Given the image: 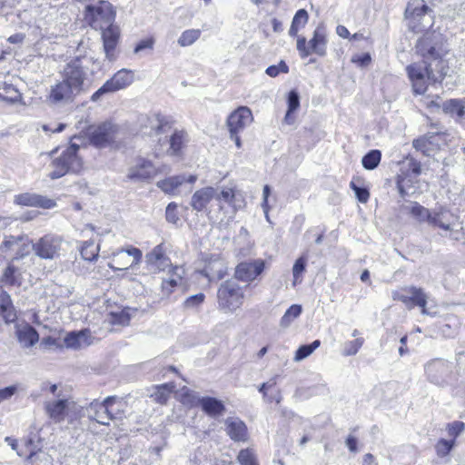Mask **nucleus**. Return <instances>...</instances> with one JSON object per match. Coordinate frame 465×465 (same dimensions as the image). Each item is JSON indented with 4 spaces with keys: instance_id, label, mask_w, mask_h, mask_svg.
Returning <instances> with one entry per match:
<instances>
[{
    "instance_id": "nucleus-1",
    "label": "nucleus",
    "mask_w": 465,
    "mask_h": 465,
    "mask_svg": "<svg viewBox=\"0 0 465 465\" xmlns=\"http://www.w3.org/2000/svg\"><path fill=\"white\" fill-rule=\"evenodd\" d=\"M61 80L50 86L46 102L53 105L71 103L86 91L87 70L81 58L76 57L65 64L60 72Z\"/></svg>"
},
{
    "instance_id": "nucleus-2",
    "label": "nucleus",
    "mask_w": 465,
    "mask_h": 465,
    "mask_svg": "<svg viewBox=\"0 0 465 465\" xmlns=\"http://www.w3.org/2000/svg\"><path fill=\"white\" fill-rule=\"evenodd\" d=\"M416 51L421 56L423 63L436 67L440 72L449 71L446 60L448 47L442 34L436 31L426 32L416 44Z\"/></svg>"
},
{
    "instance_id": "nucleus-3",
    "label": "nucleus",
    "mask_w": 465,
    "mask_h": 465,
    "mask_svg": "<svg viewBox=\"0 0 465 465\" xmlns=\"http://www.w3.org/2000/svg\"><path fill=\"white\" fill-rule=\"evenodd\" d=\"M215 188L218 212L223 213V217L217 215L215 220L221 225L228 224L234 219L236 213L245 206V200L235 187L223 185Z\"/></svg>"
},
{
    "instance_id": "nucleus-4",
    "label": "nucleus",
    "mask_w": 465,
    "mask_h": 465,
    "mask_svg": "<svg viewBox=\"0 0 465 465\" xmlns=\"http://www.w3.org/2000/svg\"><path fill=\"white\" fill-rule=\"evenodd\" d=\"M408 76L411 82L413 92L416 94H423L428 88L430 82L436 83L441 81L448 72H440L436 67L420 62L413 63L406 68Z\"/></svg>"
},
{
    "instance_id": "nucleus-5",
    "label": "nucleus",
    "mask_w": 465,
    "mask_h": 465,
    "mask_svg": "<svg viewBox=\"0 0 465 465\" xmlns=\"http://www.w3.org/2000/svg\"><path fill=\"white\" fill-rule=\"evenodd\" d=\"M121 129L112 122H104L92 126L88 131L90 143L96 148H114L122 146Z\"/></svg>"
},
{
    "instance_id": "nucleus-6",
    "label": "nucleus",
    "mask_w": 465,
    "mask_h": 465,
    "mask_svg": "<svg viewBox=\"0 0 465 465\" xmlns=\"http://www.w3.org/2000/svg\"><path fill=\"white\" fill-rule=\"evenodd\" d=\"M409 28L420 33L429 30L434 24L433 11L424 0H411L405 11Z\"/></svg>"
},
{
    "instance_id": "nucleus-7",
    "label": "nucleus",
    "mask_w": 465,
    "mask_h": 465,
    "mask_svg": "<svg viewBox=\"0 0 465 465\" xmlns=\"http://www.w3.org/2000/svg\"><path fill=\"white\" fill-rule=\"evenodd\" d=\"M78 150L79 145L72 143L60 156L52 161L50 165L52 171L49 173L52 180L61 178L68 173H78L81 170L83 163L77 154Z\"/></svg>"
},
{
    "instance_id": "nucleus-8",
    "label": "nucleus",
    "mask_w": 465,
    "mask_h": 465,
    "mask_svg": "<svg viewBox=\"0 0 465 465\" xmlns=\"http://www.w3.org/2000/svg\"><path fill=\"white\" fill-rule=\"evenodd\" d=\"M86 5L84 11L85 22L94 29L101 30L114 24L115 12L113 5L104 0H94Z\"/></svg>"
},
{
    "instance_id": "nucleus-9",
    "label": "nucleus",
    "mask_w": 465,
    "mask_h": 465,
    "mask_svg": "<svg viewBox=\"0 0 465 465\" xmlns=\"http://www.w3.org/2000/svg\"><path fill=\"white\" fill-rule=\"evenodd\" d=\"M327 30L323 25H319L313 31L312 39L307 43L304 36L297 37V50L302 58H306L312 54L325 56L327 53Z\"/></svg>"
},
{
    "instance_id": "nucleus-10",
    "label": "nucleus",
    "mask_w": 465,
    "mask_h": 465,
    "mask_svg": "<svg viewBox=\"0 0 465 465\" xmlns=\"http://www.w3.org/2000/svg\"><path fill=\"white\" fill-rule=\"evenodd\" d=\"M217 299L220 310L233 312L242 305L244 293L235 281H226L218 289Z\"/></svg>"
},
{
    "instance_id": "nucleus-11",
    "label": "nucleus",
    "mask_w": 465,
    "mask_h": 465,
    "mask_svg": "<svg viewBox=\"0 0 465 465\" xmlns=\"http://www.w3.org/2000/svg\"><path fill=\"white\" fill-rule=\"evenodd\" d=\"M427 380L438 386L449 384L453 380V365L443 359H433L424 365Z\"/></svg>"
},
{
    "instance_id": "nucleus-12",
    "label": "nucleus",
    "mask_w": 465,
    "mask_h": 465,
    "mask_svg": "<svg viewBox=\"0 0 465 465\" xmlns=\"http://www.w3.org/2000/svg\"><path fill=\"white\" fill-rule=\"evenodd\" d=\"M134 72L128 69L117 71L91 96L92 102H98L104 95L117 92L128 87L134 82Z\"/></svg>"
},
{
    "instance_id": "nucleus-13",
    "label": "nucleus",
    "mask_w": 465,
    "mask_h": 465,
    "mask_svg": "<svg viewBox=\"0 0 465 465\" xmlns=\"http://www.w3.org/2000/svg\"><path fill=\"white\" fill-rule=\"evenodd\" d=\"M63 242L61 236L48 233L32 243V250L41 259L53 260L60 256Z\"/></svg>"
},
{
    "instance_id": "nucleus-14",
    "label": "nucleus",
    "mask_w": 465,
    "mask_h": 465,
    "mask_svg": "<svg viewBox=\"0 0 465 465\" xmlns=\"http://www.w3.org/2000/svg\"><path fill=\"white\" fill-rule=\"evenodd\" d=\"M187 142V134L184 131L174 130L163 141L159 139L158 145L154 149V154L156 157L163 155L179 156Z\"/></svg>"
},
{
    "instance_id": "nucleus-15",
    "label": "nucleus",
    "mask_w": 465,
    "mask_h": 465,
    "mask_svg": "<svg viewBox=\"0 0 465 465\" xmlns=\"http://www.w3.org/2000/svg\"><path fill=\"white\" fill-rule=\"evenodd\" d=\"M392 298L395 301H400L405 304L408 309L418 306L421 309L422 314H427V294L421 288L415 286L404 287L399 291L392 292Z\"/></svg>"
},
{
    "instance_id": "nucleus-16",
    "label": "nucleus",
    "mask_w": 465,
    "mask_h": 465,
    "mask_svg": "<svg viewBox=\"0 0 465 465\" xmlns=\"http://www.w3.org/2000/svg\"><path fill=\"white\" fill-rule=\"evenodd\" d=\"M163 172L155 167L151 161L138 158L135 163L128 169L127 179L133 182H143L151 180Z\"/></svg>"
},
{
    "instance_id": "nucleus-17",
    "label": "nucleus",
    "mask_w": 465,
    "mask_h": 465,
    "mask_svg": "<svg viewBox=\"0 0 465 465\" xmlns=\"http://www.w3.org/2000/svg\"><path fill=\"white\" fill-rule=\"evenodd\" d=\"M253 122L252 110L247 106H239L230 114L226 124L229 133L241 134Z\"/></svg>"
},
{
    "instance_id": "nucleus-18",
    "label": "nucleus",
    "mask_w": 465,
    "mask_h": 465,
    "mask_svg": "<svg viewBox=\"0 0 465 465\" xmlns=\"http://www.w3.org/2000/svg\"><path fill=\"white\" fill-rule=\"evenodd\" d=\"M216 188L213 186H205L196 190L191 197L190 205L193 210L207 213L210 219L213 218L212 211L208 206L212 201H215Z\"/></svg>"
},
{
    "instance_id": "nucleus-19",
    "label": "nucleus",
    "mask_w": 465,
    "mask_h": 465,
    "mask_svg": "<svg viewBox=\"0 0 465 465\" xmlns=\"http://www.w3.org/2000/svg\"><path fill=\"white\" fill-rule=\"evenodd\" d=\"M142 252L140 249L131 247L127 250H120L114 254L113 262L109 263V267L114 271L127 270L141 262Z\"/></svg>"
},
{
    "instance_id": "nucleus-20",
    "label": "nucleus",
    "mask_w": 465,
    "mask_h": 465,
    "mask_svg": "<svg viewBox=\"0 0 465 465\" xmlns=\"http://www.w3.org/2000/svg\"><path fill=\"white\" fill-rule=\"evenodd\" d=\"M209 281L223 279L227 273L225 261L219 254H212L205 261V266L201 272Z\"/></svg>"
},
{
    "instance_id": "nucleus-21",
    "label": "nucleus",
    "mask_w": 465,
    "mask_h": 465,
    "mask_svg": "<svg viewBox=\"0 0 465 465\" xmlns=\"http://www.w3.org/2000/svg\"><path fill=\"white\" fill-rule=\"evenodd\" d=\"M100 31L102 32L103 46L105 56L109 60H114L116 57V46L120 39V29L116 25L113 24Z\"/></svg>"
},
{
    "instance_id": "nucleus-22",
    "label": "nucleus",
    "mask_w": 465,
    "mask_h": 465,
    "mask_svg": "<svg viewBox=\"0 0 465 465\" xmlns=\"http://www.w3.org/2000/svg\"><path fill=\"white\" fill-rule=\"evenodd\" d=\"M93 341L94 337L88 329L70 331L64 338L65 347L72 350H81L88 347Z\"/></svg>"
},
{
    "instance_id": "nucleus-23",
    "label": "nucleus",
    "mask_w": 465,
    "mask_h": 465,
    "mask_svg": "<svg viewBox=\"0 0 465 465\" xmlns=\"http://www.w3.org/2000/svg\"><path fill=\"white\" fill-rule=\"evenodd\" d=\"M263 269L264 262L261 260L241 262L235 269V277L242 282H252L262 273Z\"/></svg>"
},
{
    "instance_id": "nucleus-24",
    "label": "nucleus",
    "mask_w": 465,
    "mask_h": 465,
    "mask_svg": "<svg viewBox=\"0 0 465 465\" xmlns=\"http://www.w3.org/2000/svg\"><path fill=\"white\" fill-rule=\"evenodd\" d=\"M15 203L19 205L52 209L56 206L54 200L36 193H25L15 197Z\"/></svg>"
},
{
    "instance_id": "nucleus-25",
    "label": "nucleus",
    "mask_w": 465,
    "mask_h": 465,
    "mask_svg": "<svg viewBox=\"0 0 465 465\" xmlns=\"http://www.w3.org/2000/svg\"><path fill=\"white\" fill-rule=\"evenodd\" d=\"M428 224L442 229L443 231L452 232L455 224V217L447 209H435L430 212V217Z\"/></svg>"
},
{
    "instance_id": "nucleus-26",
    "label": "nucleus",
    "mask_w": 465,
    "mask_h": 465,
    "mask_svg": "<svg viewBox=\"0 0 465 465\" xmlns=\"http://www.w3.org/2000/svg\"><path fill=\"white\" fill-rule=\"evenodd\" d=\"M166 248L163 243L156 245L149 253L146 254V262L152 269L156 271H164L171 266L170 259L166 256Z\"/></svg>"
},
{
    "instance_id": "nucleus-27",
    "label": "nucleus",
    "mask_w": 465,
    "mask_h": 465,
    "mask_svg": "<svg viewBox=\"0 0 465 465\" xmlns=\"http://www.w3.org/2000/svg\"><path fill=\"white\" fill-rule=\"evenodd\" d=\"M225 431L234 441H246L248 440V430L246 424L236 417H229L225 420Z\"/></svg>"
},
{
    "instance_id": "nucleus-28",
    "label": "nucleus",
    "mask_w": 465,
    "mask_h": 465,
    "mask_svg": "<svg viewBox=\"0 0 465 465\" xmlns=\"http://www.w3.org/2000/svg\"><path fill=\"white\" fill-rule=\"evenodd\" d=\"M88 417L94 420L102 425L108 426L110 424V418L108 411V400L105 398L103 401H94L86 409Z\"/></svg>"
},
{
    "instance_id": "nucleus-29",
    "label": "nucleus",
    "mask_w": 465,
    "mask_h": 465,
    "mask_svg": "<svg viewBox=\"0 0 465 465\" xmlns=\"http://www.w3.org/2000/svg\"><path fill=\"white\" fill-rule=\"evenodd\" d=\"M68 405V400L62 399L45 402V409L46 414L54 422H61L65 418Z\"/></svg>"
},
{
    "instance_id": "nucleus-30",
    "label": "nucleus",
    "mask_w": 465,
    "mask_h": 465,
    "mask_svg": "<svg viewBox=\"0 0 465 465\" xmlns=\"http://www.w3.org/2000/svg\"><path fill=\"white\" fill-rule=\"evenodd\" d=\"M148 123L151 128L150 134H167L172 130L171 121L166 116L160 114L148 117Z\"/></svg>"
},
{
    "instance_id": "nucleus-31",
    "label": "nucleus",
    "mask_w": 465,
    "mask_h": 465,
    "mask_svg": "<svg viewBox=\"0 0 465 465\" xmlns=\"http://www.w3.org/2000/svg\"><path fill=\"white\" fill-rule=\"evenodd\" d=\"M20 344L25 348L33 347L39 341V334L31 325H24L16 331Z\"/></svg>"
},
{
    "instance_id": "nucleus-32",
    "label": "nucleus",
    "mask_w": 465,
    "mask_h": 465,
    "mask_svg": "<svg viewBox=\"0 0 465 465\" xmlns=\"http://www.w3.org/2000/svg\"><path fill=\"white\" fill-rule=\"evenodd\" d=\"M200 407L204 413L213 418L222 415L225 411L223 401L213 397H203Z\"/></svg>"
},
{
    "instance_id": "nucleus-33",
    "label": "nucleus",
    "mask_w": 465,
    "mask_h": 465,
    "mask_svg": "<svg viewBox=\"0 0 465 465\" xmlns=\"http://www.w3.org/2000/svg\"><path fill=\"white\" fill-rule=\"evenodd\" d=\"M0 313L5 322H14L17 318L11 297L5 291H0Z\"/></svg>"
},
{
    "instance_id": "nucleus-34",
    "label": "nucleus",
    "mask_w": 465,
    "mask_h": 465,
    "mask_svg": "<svg viewBox=\"0 0 465 465\" xmlns=\"http://www.w3.org/2000/svg\"><path fill=\"white\" fill-rule=\"evenodd\" d=\"M408 213L419 223H428L430 217V212L429 209L420 205L417 202H412L410 206L405 207Z\"/></svg>"
},
{
    "instance_id": "nucleus-35",
    "label": "nucleus",
    "mask_w": 465,
    "mask_h": 465,
    "mask_svg": "<svg viewBox=\"0 0 465 465\" xmlns=\"http://www.w3.org/2000/svg\"><path fill=\"white\" fill-rule=\"evenodd\" d=\"M107 400L110 421L121 420L124 412L125 402L114 396L107 397Z\"/></svg>"
},
{
    "instance_id": "nucleus-36",
    "label": "nucleus",
    "mask_w": 465,
    "mask_h": 465,
    "mask_svg": "<svg viewBox=\"0 0 465 465\" xmlns=\"http://www.w3.org/2000/svg\"><path fill=\"white\" fill-rule=\"evenodd\" d=\"M442 109L445 113L458 117L465 116V99H450L443 103Z\"/></svg>"
},
{
    "instance_id": "nucleus-37",
    "label": "nucleus",
    "mask_w": 465,
    "mask_h": 465,
    "mask_svg": "<svg viewBox=\"0 0 465 465\" xmlns=\"http://www.w3.org/2000/svg\"><path fill=\"white\" fill-rule=\"evenodd\" d=\"M0 99L11 104L19 102L22 95L13 84L5 83L0 86Z\"/></svg>"
},
{
    "instance_id": "nucleus-38",
    "label": "nucleus",
    "mask_w": 465,
    "mask_h": 465,
    "mask_svg": "<svg viewBox=\"0 0 465 465\" xmlns=\"http://www.w3.org/2000/svg\"><path fill=\"white\" fill-rule=\"evenodd\" d=\"M25 245V237L24 236H5L0 245V252L3 253L15 252L18 246Z\"/></svg>"
},
{
    "instance_id": "nucleus-39",
    "label": "nucleus",
    "mask_w": 465,
    "mask_h": 465,
    "mask_svg": "<svg viewBox=\"0 0 465 465\" xmlns=\"http://www.w3.org/2000/svg\"><path fill=\"white\" fill-rule=\"evenodd\" d=\"M173 389L174 385L172 382L158 385L155 387V391L152 393L151 397H153L156 402L165 404Z\"/></svg>"
},
{
    "instance_id": "nucleus-40",
    "label": "nucleus",
    "mask_w": 465,
    "mask_h": 465,
    "mask_svg": "<svg viewBox=\"0 0 465 465\" xmlns=\"http://www.w3.org/2000/svg\"><path fill=\"white\" fill-rule=\"evenodd\" d=\"M185 181L184 175H177L159 181L157 186L164 193H173L179 185L183 184Z\"/></svg>"
},
{
    "instance_id": "nucleus-41",
    "label": "nucleus",
    "mask_w": 465,
    "mask_h": 465,
    "mask_svg": "<svg viewBox=\"0 0 465 465\" xmlns=\"http://www.w3.org/2000/svg\"><path fill=\"white\" fill-rule=\"evenodd\" d=\"M100 247L94 241H85L83 242L80 253L84 260L93 262L98 257Z\"/></svg>"
},
{
    "instance_id": "nucleus-42",
    "label": "nucleus",
    "mask_w": 465,
    "mask_h": 465,
    "mask_svg": "<svg viewBox=\"0 0 465 465\" xmlns=\"http://www.w3.org/2000/svg\"><path fill=\"white\" fill-rule=\"evenodd\" d=\"M203 397L188 388H183L181 391V402L190 408L200 407Z\"/></svg>"
},
{
    "instance_id": "nucleus-43",
    "label": "nucleus",
    "mask_w": 465,
    "mask_h": 465,
    "mask_svg": "<svg viewBox=\"0 0 465 465\" xmlns=\"http://www.w3.org/2000/svg\"><path fill=\"white\" fill-rule=\"evenodd\" d=\"M288 110L286 112L284 121L291 124L293 123L292 114L295 112L300 106V96L296 91H291L288 94Z\"/></svg>"
},
{
    "instance_id": "nucleus-44",
    "label": "nucleus",
    "mask_w": 465,
    "mask_h": 465,
    "mask_svg": "<svg viewBox=\"0 0 465 465\" xmlns=\"http://www.w3.org/2000/svg\"><path fill=\"white\" fill-rule=\"evenodd\" d=\"M302 312V308L299 304H293L288 308L280 321V325L282 328H287L291 323L297 319Z\"/></svg>"
},
{
    "instance_id": "nucleus-45",
    "label": "nucleus",
    "mask_w": 465,
    "mask_h": 465,
    "mask_svg": "<svg viewBox=\"0 0 465 465\" xmlns=\"http://www.w3.org/2000/svg\"><path fill=\"white\" fill-rule=\"evenodd\" d=\"M201 36V30L199 29H188L183 31L178 38V45L182 47L192 45Z\"/></svg>"
},
{
    "instance_id": "nucleus-46",
    "label": "nucleus",
    "mask_w": 465,
    "mask_h": 465,
    "mask_svg": "<svg viewBox=\"0 0 465 465\" xmlns=\"http://www.w3.org/2000/svg\"><path fill=\"white\" fill-rule=\"evenodd\" d=\"M381 159V153L379 150H371L361 159L362 166L367 170L375 169Z\"/></svg>"
},
{
    "instance_id": "nucleus-47",
    "label": "nucleus",
    "mask_w": 465,
    "mask_h": 465,
    "mask_svg": "<svg viewBox=\"0 0 465 465\" xmlns=\"http://www.w3.org/2000/svg\"><path fill=\"white\" fill-rule=\"evenodd\" d=\"M320 340H315L310 344L302 345L298 348L294 355V361H301L309 357L318 347H320Z\"/></svg>"
},
{
    "instance_id": "nucleus-48",
    "label": "nucleus",
    "mask_w": 465,
    "mask_h": 465,
    "mask_svg": "<svg viewBox=\"0 0 465 465\" xmlns=\"http://www.w3.org/2000/svg\"><path fill=\"white\" fill-rule=\"evenodd\" d=\"M307 264V257L306 255H302L299 257L292 267V275H293V285H296L297 282H301V276L302 272H304Z\"/></svg>"
},
{
    "instance_id": "nucleus-49",
    "label": "nucleus",
    "mask_w": 465,
    "mask_h": 465,
    "mask_svg": "<svg viewBox=\"0 0 465 465\" xmlns=\"http://www.w3.org/2000/svg\"><path fill=\"white\" fill-rule=\"evenodd\" d=\"M237 460L241 465H259L256 455L252 449L242 450L237 456Z\"/></svg>"
},
{
    "instance_id": "nucleus-50",
    "label": "nucleus",
    "mask_w": 465,
    "mask_h": 465,
    "mask_svg": "<svg viewBox=\"0 0 465 465\" xmlns=\"http://www.w3.org/2000/svg\"><path fill=\"white\" fill-rule=\"evenodd\" d=\"M364 340L362 338H357L353 341H346L343 345L342 354L344 356L355 355L361 348Z\"/></svg>"
},
{
    "instance_id": "nucleus-51",
    "label": "nucleus",
    "mask_w": 465,
    "mask_h": 465,
    "mask_svg": "<svg viewBox=\"0 0 465 465\" xmlns=\"http://www.w3.org/2000/svg\"><path fill=\"white\" fill-rule=\"evenodd\" d=\"M454 446V440H440L436 444V451L438 456L444 457L449 454Z\"/></svg>"
},
{
    "instance_id": "nucleus-52",
    "label": "nucleus",
    "mask_w": 465,
    "mask_h": 465,
    "mask_svg": "<svg viewBox=\"0 0 465 465\" xmlns=\"http://www.w3.org/2000/svg\"><path fill=\"white\" fill-rule=\"evenodd\" d=\"M412 145L416 150L420 151L423 154H430V142L427 137H420L415 139L412 143Z\"/></svg>"
},
{
    "instance_id": "nucleus-53",
    "label": "nucleus",
    "mask_w": 465,
    "mask_h": 465,
    "mask_svg": "<svg viewBox=\"0 0 465 465\" xmlns=\"http://www.w3.org/2000/svg\"><path fill=\"white\" fill-rule=\"evenodd\" d=\"M351 188L355 193V195L359 202L361 203H367V201L370 198V193L366 188L358 186L354 181H351L350 183Z\"/></svg>"
},
{
    "instance_id": "nucleus-54",
    "label": "nucleus",
    "mask_w": 465,
    "mask_h": 465,
    "mask_svg": "<svg viewBox=\"0 0 465 465\" xmlns=\"http://www.w3.org/2000/svg\"><path fill=\"white\" fill-rule=\"evenodd\" d=\"M16 269L14 265L9 264L3 273V282L8 285H15L17 281L15 278Z\"/></svg>"
},
{
    "instance_id": "nucleus-55",
    "label": "nucleus",
    "mask_w": 465,
    "mask_h": 465,
    "mask_svg": "<svg viewBox=\"0 0 465 465\" xmlns=\"http://www.w3.org/2000/svg\"><path fill=\"white\" fill-rule=\"evenodd\" d=\"M289 67L285 62L281 61L277 65H270L266 69V74L271 77L277 76L280 73H288Z\"/></svg>"
},
{
    "instance_id": "nucleus-56",
    "label": "nucleus",
    "mask_w": 465,
    "mask_h": 465,
    "mask_svg": "<svg viewBox=\"0 0 465 465\" xmlns=\"http://www.w3.org/2000/svg\"><path fill=\"white\" fill-rule=\"evenodd\" d=\"M410 183H411V179L408 178L407 176L403 177V176L400 175L398 177L397 186H398L400 194L402 197L411 194L410 184H409Z\"/></svg>"
},
{
    "instance_id": "nucleus-57",
    "label": "nucleus",
    "mask_w": 465,
    "mask_h": 465,
    "mask_svg": "<svg viewBox=\"0 0 465 465\" xmlns=\"http://www.w3.org/2000/svg\"><path fill=\"white\" fill-rule=\"evenodd\" d=\"M309 19L308 13L305 9H300L296 12L292 24L297 25L300 28L305 26Z\"/></svg>"
},
{
    "instance_id": "nucleus-58",
    "label": "nucleus",
    "mask_w": 465,
    "mask_h": 465,
    "mask_svg": "<svg viewBox=\"0 0 465 465\" xmlns=\"http://www.w3.org/2000/svg\"><path fill=\"white\" fill-rule=\"evenodd\" d=\"M165 217L169 223H176L179 221V216L177 213V204L174 203H170L165 211Z\"/></svg>"
},
{
    "instance_id": "nucleus-59",
    "label": "nucleus",
    "mask_w": 465,
    "mask_h": 465,
    "mask_svg": "<svg viewBox=\"0 0 465 465\" xmlns=\"http://www.w3.org/2000/svg\"><path fill=\"white\" fill-rule=\"evenodd\" d=\"M204 294L203 293H198L195 295H192L188 297L184 302L185 308L192 309L198 307L200 304H202L204 301Z\"/></svg>"
},
{
    "instance_id": "nucleus-60",
    "label": "nucleus",
    "mask_w": 465,
    "mask_h": 465,
    "mask_svg": "<svg viewBox=\"0 0 465 465\" xmlns=\"http://www.w3.org/2000/svg\"><path fill=\"white\" fill-rule=\"evenodd\" d=\"M184 275V269L183 267L175 266L169 272V279H173L178 284L182 283Z\"/></svg>"
},
{
    "instance_id": "nucleus-61",
    "label": "nucleus",
    "mask_w": 465,
    "mask_h": 465,
    "mask_svg": "<svg viewBox=\"0 0 465 465\" xmlns=\"http://www.w3.org/2000/svg\"><path fill=\"white\" fill-rule=\"evenodd\" d=\"M177 285L179 284L175 282V280L169 279L168 277L164 278L162 282V291L166 295H170Z\"/></svg>"
},
{
    "instance_id": "nucleus-62",
    "label": "nucleus",
    "mask_w": 465,
    "mask_h": 465,
    "mask_svg": "<svg viewBox=\"0 0 465 465\" xmlns=\"http://www.w3.org/2000/svg\"><path fill=\"white\" fill-rule=\"evenodd\" d=\"M371 55L368 53L362 54H356L351 57V62L358 65L364 67L371 63Z\"/></svg>"
},
{
    "instance_id": "nucleus-63",
    "label": "nucleus",
    "mask_w": 465,
    "mask_h": 465,
    "mask_svg": "<svg viewBox=\"0 0 465 465\" xmlns=\"http://www.w3.org/2000/svg\"><path fill=\"white\" fill-rule=\"evenodd\" d=\"M17 391L15 385H11L0 390V403L9 400Z\"/></svg>"
},
{
    "instance_id": "nucleus-64",
    "label": "nucleus",
    "mask_w": 465,
    "mask_h": 465,
    "mask_svg": "<svg viewBox=\"0 0 465 465\" xmlns=\"http://www.w3.org/2000/svg\"><path fill=\"white\" fill-rule=\"evenodd\" d=\"M32 249V243L30 241L25 237V246H18L15 252V259H20L25 256L30 252V250Z\"/></svg>"
}]
</instances>
